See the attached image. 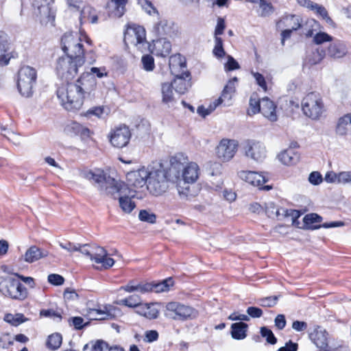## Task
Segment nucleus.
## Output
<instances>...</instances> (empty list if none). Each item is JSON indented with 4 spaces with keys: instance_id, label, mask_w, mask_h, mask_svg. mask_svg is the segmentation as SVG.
I'll list each match as a JSON object with an SVG mask.
<instances>
[{
    "instance_id": "1",
    "label": "nucleus",
    "mask_w": 351,
    "mask_h": 351,
    "mask_svg": "<svg viewBox=\"0 0 351 351\" xmlns=\"http://www.w3.org/2000/svg\"><path fill=\"white\" fill-rule=\"evenodd\" d=\"M133 173L138 176H199L200 169L197 163L189 161L187 156L178 153L169 158V164L155 160L147 167L143 166L128 171L126 176Z\"/></svg>"
},
{
    "instance_id": "2",
    "label": "nucleus",
    "mask_w": 351,
    "mask_h": 351,
    "mask_svg": "<svg viewBox=\"0 0 351 351\" xmlns=\"http://www.w3.org/2000/svg\"><path fill=\"white\" fill-rule=\"evenodd\" d=\"M95 77L89 72L82 73L75 83H67L57 90L62 106L69 111L80 110L86 99H92L96 88Z\"/></svg>"
},
{
    "instance_id": "3",
    "label": "nucleus",
    "mask_w": 351,
    "mask_h": 351,
    "mask_svg": "<svg viewBox=\"0 0 351 351\" xmlns=\"http://www.w3.org/2000/svg\"><path fill=\"white\" fill-rule=\"evenodd\" d=\"M59 245L71 254L75 252H80L94 263L100 265L102 269H109L114 264V260L108 256L107 250L102 247L95 245H82L69 241L60 242Z\"/></svg>"
},
{
    "instance_id": "4",
    "label": "nucleus",
    "mask_w": 351,
    "mask_h": 351,
    "mask_svg": "<svg viewBox=\"0 0 351 351\" xmlns=\"http://www.w3.org/2000/svg\"><path fill=\"white\" fill-rule=\"evenodd\" d=\"M102 179L101 184L109 193L114 194H134L147 185V177H86Z\"/></svg>"
},
{
    "instance_id": "5",
    "label": "nucleus",
    "mask_w": 351,
    "mask_h": 351,
    "mask_svg": "<svg viewBox=\"0 0 351 351\" xmlns=\"http://www.w3.org/2000/svg\"><path fill=\"white\" fill-rule=\"evenodd\" d=\"M303 114L313 121L319 120L326 112V108L321 95L316 92L306 94L301 102Z\"/></svg>"
},
{
    "instance_id": "6",
    "label": "nucleus",
    "mask_w": 351,
    "mask_h": 351,
    "mask_svg": "<svg viewBox=\"0 0 351 351\" xmlns=\"http://www.w3.org/2000/svg\"><path fill=\"white\" fill-rule=\"evenodd\" d=\"M0 292L5 297L23 301L28 296L27 289L16 276L0 278Z\"/></svg>"
},
{
    "instance_id": "7",
    "label": "nucleus",
    "mask_w": 351,
    "mask_h": 351,
    "mask_svg": "<svg viewBox=\"0 0 351 351\" xmlns=\"http://www.w3.org/2000/svg\"><path fill=\"white\" fill-rule=\"evenodd\" d=\"M198 315V312L194 308L184 304L171 302L166 304L165 316L176 321L184 322L193 319Z\"/></svg>"
},
{
    "instance_id": "8",
    "label": "nucleus",
    "mask_w": 351,
    "mask_h": 351,
    "mask_svg": "<svg viewBox=\"0 0 351 351\" xmlns=\"http://www.w3.org/2000/svg\"><path fill=\"white\" fill-rule=\"evenodd\" d=\"M36 79L37 71L34 67L22 66L18 72L17 88L19 93L26 97L32 96Z\"/></svg>"
},
{
    "instance_id": "9",
    "label": "nucleus",
    "mask_w": 351,
    "mask_h": 351,
    "mask_svg": "<svg viewBox=\"0 0 351 351\" xmlns=\"http://www.w3.org/2000/svg\"><path fill=\"white\" fill-rule=\"evenodd\" d=\"M84 64V58H73L71 57L60 58L57 62L58 75L65 80H72Z\"/></svg>"
},
{
    "instance_id": "10",
    "label": "nucleus",
    "mask_w": 351,
    "mask_h": 351,
    "mask_svg": "<svg viewBox=\"0 0 351 351\" xmlns=\"http://www.w3.org/2000/svg\"><path fill=\"white\" fill-rule=\"evenodd\" d=\"M88 180L101 194L110 196L114 199H119V206L123 212L129 214L136 207L135 202L132 200V197L135 196L134 194H121V193L112 194L105 189L104 184H101L102 179L88 178Z\"/></svg>"
},
{
    "instance_id": "11",
    "label": "nucleus",
    "mask_w": 351,
    "mask_h": 351,
    "mask_svg": "<svg viewBox=\"0 0 351 351\" xmlns=\"http://www.w3.org/2000/svg\"><path fill=\"white\" fill-rule=\"evenodd\" d=\"M171 182L176 184L178 195L181 199L189 200L195 197L199 187L196 184L197 177H171Z\"/></svg>"
},
{
    "instance_id": "12",
    "label": "nucleus",
    "mask_w": 351,
    "mask_h": 351,
    "mask_svg": "<svg viewBox=\"0 0 351 351\" xmlns=\"http://www.w3.org/2000/svg\"><path fill=\"white\" fill-rule=\"evenodd\" d=\"M123 40L127 46H134L142 52L147 46L145 30L139 25H129L124 33Z\"/></svg>"
},
{
    "instance_id": "13",
    "label": "nucleus",
    "mask_w": 351,
    "mask_h": 351,
    "mask_svg": "<svg viewBox=\"0 0 351 351\" xmlns=\"http://www.w3.org/2000/svg\"><path fill=\"white\" fill-rule=\"evenodd\" d=\"M61 47L67 57L84 58L83 45L77 34H64L61 39Z\"/></svg>"
},
{
    "instance_id": "14",
    "label": "nucleus",
    "mask_w": 351,
    "mask_h": 351,
    "mask_svg": "<svg viewBox=\"0 0 351 351\" xmlns=\"http://www.w3.org/2000/svg\"><path fill=\"white\" fill-rule=\"evenodd\" d=\"M239 143L234 139L223 138L216 148V154L221 161H230L235 155Z\"/></svg>"
},
{
    "instance_id": "15",
    "label": "nucleus",
    "mask_w": 351,
    "mask_h": 351,
    "mask_svg": "<svg viewBox=\"0 0 351 351\" xmlns=\"http://www.w3.org/2000/svg\"><path fill=\"white\" fill-rule=\"evenodd\" d=\"M131 136L129 128L125 125H121L111 130L108 138L113 147L122 148L129 143Z\"/></svg>"
},
{
    "instance_id": "16",
    "label": "nucleus",
    "mask_w": 351,
    "mask_h": 351,
    "mask_svg": "<svg viewBox=\"0 0 351 351\" xmlns=\"http://www.w3.org/2000/svg\"><path fill=\"white\" fill-rule=\"evenodd\" d=\"M244 150L245 156L256 162H261L267 157L266 147L260 141L254 140L246 141Z\"/></svg>"
},
{
    "instance_id": "17",
    "label": "nucleus",
    "mask_w": 351,
    "mask_h": 351,
    "mask_svg": "<svg viewBox=\"0 0 351 351\" xmlns=\"http://www.w3.org/2000/svg\"><path fill=\"white\" fill-rule=\"evenodd\" d=\"M48 0H34L33 6L34 14L39 18L42 23H47L54 20V14L52 11V5Z\"/></svg>"
},
{
    "instance_id": "18",
    "label": "nucleus",
    "mask_w": 351,
    "mask_h": 351,
    "mask_svg": "<svg viewBox=\"0 0 351 351\" xmlns=\"http://www.w3.org/2000/svg\"><path fill=\"white\" fill-rule=\"evenodd\" d=\"M170 182L169 177H147V189L153 195L159 196L167 191Z\"/></svg>"
},
{
    "instance_id": "19",
    "label": "nucleus",
    "mask_w": 351,
    "mask_h": 351,
    "mask_svg": "<svg viewBox=\"0 0 351 351\" xmlns=\"http://www.w3.org/2000/svg\"><path fill=\"white\" fill-rule=\"evenodd\" d=\"M308 337L313 344L319 350L328 348L329 342V334L321 326H315L308 332Z\"/></svg>"
},
{
    "instance_id": "20",
    "label": "nucleus",
    "mask_w": 351,
    "mask_h": 351,
    "mask_svg": "<svg viewBox=\"0 0 351 351\" xmlns=\"http://www.w3.org/2000/svg\"><path fill=\"white\" fill-rule=\"evenodd\" d=\"M171 73L174 76L186 75L189 77V72L186 70L185 58L180 54H175L169 58V61Z\"/></svg>"
},
{
    "instance_id": "21",
    "label": "nucleus",
    "mask_w": 351,
    "mask_h": 351,
    "mask_svg": "<svg viewBox=\"0 0 351 351\" xmlns=\"http://www.w3.org/2000/svg\"><path fill=\"white\" fill-rule=\"evenodd\" d=\"M112 308L111 306H105L99 308H88L85 310L84 315L90 320L110 319L113 317Z\"/></svg>"
},
{
    "instance_id": "22",
    "label": "nucleus",
    "mask_w": 351,
    "mask_h": 351,
    "mask_svg": "<svg viewBox=\"0 0 351 351\" xmlns=\"http://www.w3.org/2000/svg\"><path fill=\"white\" fill-rule=\"evenodd\" d=\"M348 53L346 44L340 40H332L326 51L327 56L333 59L343 58L347 56Z\"/></svg>"
},
{
    "instance_id": "23",
    "label": "nucleus",
    "mask_w": 351,
    "mask_h": 351,
    "mask_svg": "<svg viewBox=\"0 0 351 351\" xmlns=\"http://www.w3.org/2000/svg\"><path fill=\"white\" fill-rule=\"evenodd\" d=\"M278 160L286 166L296 165L300 160V154L291 147L280 152L277 155Z\"/></svg>"
},
{
    "instance_id": "24",
    "label": "nucleus",
    "mask_w": 351,
    "mask_h": 351,
    "mask_svg": "<svg viewBox=\"0 0 351 351\" xmlns=\"http://www.w3.org/2000/svg\"><path fill=\"white\" fill-rule=\"evenodd\" d=\"M64 131L67 135L80 136L82 138L89 137L90 134L88 128L75 121L66 124Z\"/></svg>"
},
{
    "instance_id": "25",
    "label": "nucleus",
    "mask_w": 351,
    "mask_h": 351,
    "mask_svg": "<svg viewBox=\"0 0 351 351\" xmlns=\"http://www.w3.org/2000/svg\"><path fill=\"white\" fill-rule=\"evenodd\" d=\"M335 133L340 136L351 134V113L339 117L335 126Z\"/></svg>"
},
{
    "instance_id": "26",
    "label": "nucleus",
    "mask_w": 351,
    "mask_h": 351,
    "mask_svg": "<svg viewBox=\"0 0 351 351\" xmlns=\"http://www.w3.org/2000/svg\"><path fill=\"white\" fill-rule=\"evenodd\" d=\"M276 108V106L274 102L267 97H264L261 100L260 112L271 121H276L277 120Z\"/></svg>"
},
{
    "instance_id": "27",
    "label": "nucleus",
    "mask_w": 351,
    "mask_h": 351,
    "mask_svg": "<svg viewBox=\"0 0 351 351\" xmlns=\"http://www.w3.org/2000/svg\"><path fill=\"white\" fill-rule=\"evenodd\" d=\"M136 313L141 316H143L149 319H154L158 317L159 315V310L158 308L157 303H145L141 304Z\"/></svg>"
},
{
    "instance_id": "28",
    "label": "nucleus",
    "mask_w": 351,
    "mask_h": 351,
    "mask_svg": "<svg viewBox=\"0 0 351 351\" xmlns=\"http://www.w3.org/2000/svg\"><path fill=\"white\" fill-rule=\"evenodd\" d=\"M48 253L47 251L41 250L36 245H32L26 250L23 256V258L25 262L32 263L38 261L41 258L46 257Z\"/></svg>"
},
{
    "instance_id": "29",
    "label": "nucleus",
    "mask_w": 351,
    "mask_h": 351,
    "mask_svg": "<svg viewBox=\"0 0 351 351\" xmlns=\"http://www.w3.org/2000/svg\"><path fill=\"white\" fill-rule=\"evenodd\" d=\"M128 0H110L107 8L110 14L115 17H121L125 11V5Z\"/></svg>"
},
{
    "instance_id": "30",
    "label": "nucleus",
    "mask_w": 351,
    "mask_h": 351,
    "mask_svg": "<svg viewBox=\"0 0 351 351\" xmlns=\"http://www.w3.org/2000/svg\"><path fill=\"white\" fill-rule=\"evenodd\" d=\"M160 92L162 104L167 105L168 106L174 104L176 102V98L173 91L172 83H162Z\"/></svg>"
},
{
    "instance_id": "31",
    "label": "nucleus",
    "mask_w": 351,
    "mask_h": 351,
    "mask_svg": "<svg viewBox=\"0 0 351 351\" xmlns=\"http://www.w3.org/2000/svg\"><path fill=\"white\" fill-rule=\"evenodd\" d=\"M278 26L280 28L287 27L291 30H297L301 27V19L299 16L288 15L280 20Z\"/></svg>"
},
{
    "instance_id": "32",
    "label": "nucleus",
    "mask_w": 351,
    "mask_h": 351,
    "mask_svg": "<svg viewBox=\"0 0 351 351\" xmlns=\"http://www.w3.org/2000/svg\"><path fill=\"white\" fill-rule=\"evenodd\" d=\"M154 46L157 56L165 57L171 52V43L166 38H162L156 40Z\"/></svg>"
},
{
    "instance_id": "33",
    "label": "nucleus",
    "mask_w": 351,
    "mask_h": 351,
    "mask_svg": "<svg viewBox=\"0 0 351 351\" xmlns=\"http://www.w3.org/2000/svg\"><path fill=\"white\" fill-rule=\"evenodd\" d=\"M186 75H180L175 76V79L173 82L172 86H174L175 90L180 93H185L188 88L190 87L191 84L189 80H187Z\"/></svg>"
},
{
    "instance_id": "34",
    "label": "nucleus",
    "mask_w": 351,
    "mask_h": 351,
    "mask_svg": "<svg viewBox=\"0 0 351 351\" xmlns=\"http://www.w3.org/2000/svg\"><path fill=\"white\" fill-rule=\"evenodd\" d=\"M245 181L252 185V186L257 187L258 189H263L269 191L272 189L271 185H263L267 182L265 177H245Z\"/></svg>"
},
{
    "instance_id": "35",
    "label": "nucleus",
    "mask_w": 351,
    "mask_h": 351,
    "mask_svg": "<svg viewBox=\"0 0 351 351\" xmlns=\"http://www.w3.org/2000/svg\"><path fill=\"white\" fill-rule=\"evenodd\" d=\"M247 325L243 322L232 324L231 326L232 337L235 339H243L246 337V328Z\"/></svg>"
},
{
    "instance_id": "36",
    "label": "nucleus",
    "mask_w": 351,
    "mask_h": 351,
    "mask_svg": "<svg viewBox=\"0 0 351 351\" xmlns=\"http://www.w3.org/2000/svg\"><path fill=\"white\" fill-rule=\"evenodd\" d=\"M237 82V78L234 77L231 80H230L226 85L222 91L221 97H219L222 98V103L226 101H230L233 94L235 92V84Z\"/></svg>"
},
{
    "instance_id": "37",
    "label": "nucleus",
    "mask_w": 351,
    "mask_h": 351,
    "mask_svg": "<svg viewBox=\"0 0 351 351\" xmlns=\"http://www.w3.org/2000/svg\"><path fill=\"white\" fill-rule=\"evenodd\" d=\"M108 348V344L101 339L93 340L85 344L83 351H103Z\"/></svg>"
},
{
    "instance_id": "38",
    "label": "nucleus",
    "mask_w": 351,
    "mask_h": 351,
    "mask_svg": "<svg viewBox=\"0 0 351 351\" xmlns=\"http://www.w3.org/2000/svg\"><path fill=\"white\" fill-rule=\"evenodd\" d=\"M117 304L121 306H125L130 308H138L139 306L141 305V299L138 295H132L129 297L120 300L117 302Z\"/></svg>"
},
{
    "instance_id": "39",
    "label": "nucleus",
    "mask_w": 351,
    "mask_h": 351,
    "mask_svg": "<svg viewBox=\"0 0 351 351\" xmlns=\"http://www.w3.org/2000/svg\"><path fill=\"white\" fill-rule=\"evenodd\" d=\"M8 49L7 35L0 32V62L4 65L8 64L9 59L5 58L4 53Z\"/></svg>"
},
{
    "instance_id": "40",
    "label": "nucleus",
    "mask_w": 351,
    "mask_h": 351,
    "mask_svg": "<svg viewBox=\"0 0 351 351\" xmlns=\"http://www.w3.org/2000/svg\"><path fill=\"white\" fill-rule=\"evenodd\" d=\"M87 19L90 20L92 23H96L97 22V15L96 14L95 10L90 6H84L81 10L80 20Z\"/></svg>"
},
{
    "instance_id": "41",
    "label": "nucleus",
    "mask_w": 351,
    "mask_h": 351,
    "mask_svg": "<svg viewBox=\"0 0 351 351\" xmlns=\"http://www.w3.org/2000/svg\"><path fill=\"white\" fill-rule=\"evenodd\" d=\"M221 104H222V98H218L213 101L207 108L203 106H199L197 110V113L202 117H205L214 111Z\"/></svg>"
},
{
    "instance_id": "42",
    "label": "nucleus",
    "mask_w": 351,
    "mask_h": 351,
    "mask_svg": "<svg viewBox=\"0 0 351 351\" xmlns=\"http://www.w3.org/2000/svg\"><path fill=\"white\" fill-rule=\"evenodd\" d=\"M173 285L172 278H169L156 284H153L152 291L156 293H161L168 291L171 287Z\"/></svg>"
},
{
    "instance_id": "43",
    "label": "nucleus",
    "mask_w": 351,
    "mask_h": 351,
    "mask_svg": "<svg viewBox=\"0 0 351 351\" xmlns=\"http://www.w3.org/2000/svg\"><path fill=\"white\" fill-rule=\"evenodd\" d=\"M3 319L5 322L15 326H19L25 321L23 315L21 313H17L15 315L7 313L5 315Z\"/></svg>"
},
{
    "instance_id": "44",
    "label": "nucleus",
    "mask_w": 351,
    "mask_h": 351,
    "mask_svg": "<svg viewBox=\"0 0 351 351\" xmlns=\"http://www.w3.org/2000/svg\"><path fill=\"white\" fill-rule=\"evenodd\" d=\"M261 111V101L256 95H253L250 99V108L247 110L249 115L255 114Z\"/></svg>"
},
{
    "instance_id": "45",
    "label": "nucleus",
    "mask_w": 351,
    "mask_h": 351,
    "mask_svg": "<svg viewBox=\"0 0 351 351\" xmlns=\"http://www.w3.org/2000/svg\"><path fill=\"white\" fill-rule=\"evenodd\" d=\"M138 219L141 221L154 224L156 221V215L148 210H141Z\"/></svg>"
},
{
    "instance_id": "46",
    "label": "nucleus",
    "mask_w": 351,
    "mask_h": 351,
    "mask_svg": "<svg viewBox=\"0 0 351 351\" xmlns=\"http://www.w3.org/2000/svg\"><path fill=\"white\" fill-rule=\"evenodd\" d=\"M62 336L58 333L52 334L49 336L47 346L52 350H57L62 344Z\"/></svg>"
},
{
    "instance_id": "47",
    "label": "nucleus",
    "mask_w": 351,
    "mask_h": 351,
    "mask_svg": "<svg viewBox=\"0 0 351 351\" xmlns=\"http://www.w3.org/2000/svg\"><path fill=\"white\" fill-rule=\"evenodd\" d=\"M0 131H5L3 136L15 145L20 144L19 135L12 130H9L3 126L0 125Z\"/></svg>"
},
{
    "instance_id": "48",
    "label": "nucleus",
    "mask_w": 351,
    "mask_h": 351,
    "mask_svg": "<svg viewBox=\"0 0 351 351\" xmlns=\"http://www.w3.org/2000/svg\"><path fill=\"white\" fill-rule=\"evenodd\" d=\"M313 11L317 14L320 16L323 19H324L327 23H328V24L333 23V21L328 16L326 9L323 5L316 3V5L314 7Z\"/></svg>"
},
{
    "instance_id": "49",
    "label": "nucleus",
    "mask_w": 351,
    "mask_h": 351,
    "mask_svg": "<svg viewBox=\"0 0 351 351\" xmlns=\"http://www.w3.org/2000/svg\"><path fill=\"white\" fill-rule=\"evenodd\" d=\"M143 68L147 71H152L155 68L154 59L150 55H144L141 58Z\"/></svg>"
},
{
    "instance_id": "50",
    "label": "nucleus",
    "mask_w": 351,
    "mask_h": 351,
    "mask_svg": "<svg viewBox=\"0 0 351 351\" xmlns=\"http://www.w3.org/2000/svg\"><path fill=\"white\" fill-rule=\"evenodd\" d=\"M215 47L213 49L214 55L217 58H222L225 56V51L223 48L222 39L218 36H215Z\"/></svg>"
},
{
    "instance_id": "51",
    "label": "nucleus",
    "mask_w": 351,
    "mask_h": 351,
    "mask_svg": "<svg viewBox=\"0 0 351 351\" xmlns=\"http://www.w3.org/2000/svg\"><path fill=\"white\" fill-rule=\"evenodd\" d=\"M261 334L263 337L266 339L267 343L270 344H275L277 341L276 338L274 337L273 332L265 326L261 328Z\"/></svg>"
},
{
    "instance_id": "52",
    "label": "nucleus",
    "mask_w": 351,
    "mask_h": 351,
    "mask_svg": "<svg viewBox=\"0 0 351 351\" xmlns=\"http://www.w3.org/2000/svg\"><path fill=\"white\" fill-rule=\"evenodd\" d=\"M333 38L325 32H319L313 37V41L317 45H321L326 42H331Z\"/></svg>"
},
{
    "instance_id": "53",
    "label": "nucleus",
    "mask_w": 351,
    "mask_h": 351,
    "mask_svg": "<svg viewBox=\"0 0 351 351\" xmlns=\"http://www.w3.org/2000/svg\"><path fill=\"white\" fill-rule=\"evenodd\" d=\"M324 180L328 184H351V177H325Z\"/></svg>"
},
{
    "instance_id": "54",
    "label": "nucleus",
    "mask_w": 351,
    "mask_h": 351,
    "mask_svg": "<svg viewBox=\"0 0 351 351\" xmlns=\"http://www.w3.org/2000/svg\"><path fill=\"white\" fill-rule=\"evenodd\" d=\"M259 8H261L260 16H261L265 17L269 16L273 12V7L271 4L266 2L265 0H263L259 4Z\"/></svg>"
},
{
    "instance_id": "55",
    "label": "nucleus",
    "mask_w": 351,
    "mask_h": 351,
    "mask_svg": "<svg viewBox=\"0 0 351 351\" xmlns=\"http://www.w3.org/2000/svg\"><path fill=\"white\" fill-rule=\"evenodd\" d=\"M322 217L316 213H311L304 216L303 221L306 226H309L314 223L320 222Z\"/></svg>"
},
{
    "instance_id": "56",
    "label": "nucleus",
    "mask_w": 351,
    "mask_h": 351,
    "mask_svg": "<svg viewBox=\"0 0 351 351\" xmlns=\"http://www.w3.org/2000/svg\"><path fill=\"white\" fill-rule=\"evenodd\" d=\"M138 3L143 9L149 14H152V13L158 14L157 10L148 0H139Z\"/></svg>"
},
{
    "instance_id": "57",
    "label": "nucleus",
    "mask_w": 351,
    "mask_h": 351,
    "mask_svg": "<svg viewBox=\"0 0 351 351\" xmlns=\"http://www.w3.org/2000/svg\"><path fill=\"white\" fill-rule=\"evenodd\" d=\"M167 22L160 21L156 23L154 26L155 33L158 36H163L166 34Z\"/></svg>"
},
{
    "instance_id": "58",
    "label": "nucleus",
    "mask_w": 351,
    "mask_h": 351,
    "mask_svg": "<svg viewBox=\"0 0 351 351\" xmlns=\"http://www.w3.org/2000/svg\"><path fill=\"white\" fill-rule=\"evenodd\" d=\"M48 281L53 285H61L64 283V278L58 274H49L48 276Z\"/></svg>"
},
{
    "instance_id": "59",
    "label": "nucleus",
    "mask_w": 351,
    "mask_h": 351,
    "mask_svg": "<svg viewBox=\"0 0 351 351\" xmlns=\"http://www.w3.org/2000/svg\"><path fill=\"white\" fill-rule=\"evenodd\" d=\"M78 297V294L73 289L68 288L64 292V298L66 301H75Z\"/></svg>"
},
{
    "instance_id": "60",
    "label": "nucleus",
    "mask_w": 351,
    "mask_h": 351,
    "mask_svg": "<svg viewBox=\"0 0 351 351\" xmlns=\"http://www.w3.org/2000/svg\"><path fill=\"white\" fill-rule=\"evenodd\" d=\"M246 311L248 315L253 318H258L263 315V311L258 307H248Z\"/></svg>"
},
{
    "instance_id": "61",
    "label": "nucleus",
    "mask_w": 351,
    "mask_h": 351,
    "mask_svg": "<svg viewBox=\"0 0 351 351\" xmlns=\"http://www.w3.org/2000/svg\"><path fill=\"white\" fill-rule=\"evenodd\" d=\"M277 300L278 298L276 296L263 298L260 300V305L271 307L276 304Z\"/></svg>"
},
{
    "instance_id": "62",
    "label": "nucleus",
    "mask_w": 351,
    "mask_h": 351,
    "mask_svg": "<svg viewBox=\"0 0 351 351\" xmlns=\"http://www.w3.org/2000/svg\"><path fill=\"white\" fill-rule=\"evenodd\" d=\"M254 77L255 78L256 81V83L265 90L266 91L267 90V84H266V82L265 80V77L263 76V75H261V73H255V72H252V73Z\"/></svg>"
},
{
    "instance_id": "63",
    "label": "nucleus",
    "mask_w": 351,
    "mask_h": 351,
    "mask_svg": "<svg viewBox=\"0 0 351 351\" xmlns=\"http://www.w3.org/2000/svg\"><path fill=\"white\" fill-rule=\"evenodd\" d=\"M153 290V284L151 283H137V292H140L141 293H145L148 292H151Z\"/></svg>"
},
{
    "instance_id": "64",
    "label": "nucleus",
    "mask_w": 351,
    "mask_h": 351,
    "mask_svg": "<svg viewBox=\"0 0 351 351\" xmlns=\"http://www.w3.org/2000/svg\"><path fill=\"white\" fill-rule=\"evenodd\" d=\"M275 326L279 329L282 330L286 326V319L284 315H278L274 320Z\"/></svg>"
}]
</instances>
